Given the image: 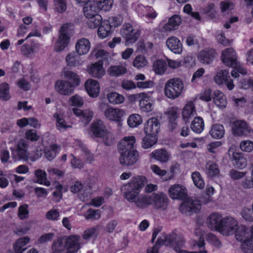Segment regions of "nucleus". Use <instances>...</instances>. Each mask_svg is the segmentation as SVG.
Here are the masks:
<instances>
[{"instance_id": "nucleus-1", "label": "nucleus", "mask_w": 253, "mask_h": 253, "mask_svg": "<svg viewBox=\"0 0 253 253\" xmlns=\"http://www.w3.org/2000/svg\"><path fill=\"white\" fill-rule=\"evenodd\" d=\"M148 182L147 178L143 175H136L124 184L121 190L126 200L140 209H145L152 206L154 209L160 211H166L169 200L163 192L154 193L150 195L140 194L143 186Z\"/></svg>"}, {"instance_id": "nucleus-2", "label": "nucleus", "mask_w": 253, "mask_h": 253, "mask_svg": "<svg viewBox=\"0 0 253 253\" xmlns=\"http://www.w3.org/2000/svg\"><path fill=\"white\" fill-rule=\"evenodd\" d=\"M218 232L224 236L235 233L236 239L242 242L241 249L245 253H253V225L246 227L238 225V221L233 217H223Z\"/></svg>"}, {"instance_id": "nucleus-3", "label": "nucleus", "mask_w": 253, "mask_h": 253, "mask_svg": "<svg viewBox=\"0 0 253 253\" xmlns=\"http://www.w3.org/2000/svg\"><path fill=\"white\" fill-rule=\"evenodd\" d=\"M221 58L225 65L234 68V70L231 72L233 78H238L239 73L242 75L247 73L246 69L238 64L236 53L233 48H227L223 50L221 53Z\"/></svg>"}, {"instance_id": "nucleus-4", "label": "nucleus", "mask_w": 253, "mask_h": 253, "mask_svg": "<svg viewBox=\"0 0 253 253\" xmlns=\"http://www.w3.org/2000/svg\"><path fill=\"white\" fill-rule=\"evenodd\" d=\"M195 235L199 238L198 241H195L192 245L193 249L196 248L199 250L195 252H187L183 249L185 247V241L183 239L178 241L173 247L177 253H208L205 249V243L204 240L205 231L201 227H197L194 232Z\"/></svg>"}, {"instance_id": "nucleus-5", "label": "nucleus", "mask_w": 253, "mask_h": 253, "mask_svg": "<svg viewBox=\"0 0 253 253\" xmlns=\"http://www.w3.org/2000/svg\"><path fill=\"white\" fill-rule=\"evenodd\" d=\"M184 90V83L179 78H173L169 80L164 85V94L170 99H175L179 97Z\"/></svg>"}, {"instance_id": "nucleus-6", "label": "nucleus", "mask_w": 253, "mask_h": 253, "mask_svg": "<svg viewBox=\"0 0 253 253\" xmlns=\"http://www.w3.org/2000/svg\"><path fill=\"white\" fill-rule=\"evenodd\" d=\"M90 131L94 136L101 138L105 144L109 145L113 143V135L106 128L102 121H94L91 125Z\"/></svg>"}, {"instance_id": "nucleus-7", "label": "nucleus", "mask_w": 253, "mask_h": 253, "mask_svg": "<svg viewBox=\"0 0 253 253\" xmlns=\"http://www.w3.org/2000/svg\"><path fill=\"white\" fill-rule=\"evenodd\" d=\"M120 35L126 44L134 43L140 36L141 32L129 23H125L120 30Z\"/></svg>"}, {"instance_id": "nucleus-8", "label": "nucleus", "mask_w": 253, "mask_h": 253, "mask_svg": "<svg viewBox=\"0 0 253 253\" xmlns=\"http://www.w3.org/2000/svg\"><path fill=\"white\" fill-rule=\"evenodd\" d=\"M125 110L113 107H109L104 111V116L108 121L117 123L122 122L126 116Z\"/></svg>"}, {"instance_id": "nucleus-9", "label": "nucleus", "mask_w": 253, "mask_h": 253, "mask_svg": "<svg viewBox=\"0 0 253 253\" xmlns=\"http://www.w3.org/2000/svg\"><path fill=\"white\" fill-rule=\"evenodd\" d=\"M201 209L200 201L192 198H188L185 200L179 207V210L182 213L187 215L195 213L199 211Z\"/></svg>"}, {"instance_id": "nucleus-10", "label": "nucleus", "mask_w": 253, "mask_h": 253, "mask_svg": "<svg viewBox=\"0 0 253 253\" xmlns=\"http://www.w3.org/2000/svg\"><path fill=\"white\" fill-rule=\"evenodd\" d=\"M232 133L237 136H247L253 131L248 123L242 120H235L231 124Z\"/></svg>"}, {"instance_id": "nucleus-11", "label": "nucleus", "mask_w": 253, "mask_h": 253, "mask_svg": "<svg viewBox=\"0 0 253 253\" xmlns=\"http://www.w3.org/2000/svg\"><path fill=\"white\" fill-rule=\"evenodd\" d=\"M120 163L124 166H131L137 162L139 158L138 151L135 149L120 151Z\"/></svg>"}, {"instance_id": "nucleus-12", "label": "nucleus", "mask_w": 253, "mask_h": 253, "mask_svg": "<svg viewBox=\"0 0 253 253\" xmlns=\"http://www.w3.org/2000/svg\"><path fill=\"white\" fill-rule=\"evenodd\" d=\"M79 83L80 79L76 73L70 71L64 73V95L72 93Z\"/></svg>"}, {"instance_id": "nucleus-13", "label": "nucleus", "mask_w": 253, "mask_h": 253, "mask_svg": "<svg viewBox=\"0 0 253 253\" xmlns=\"http://www.w3.org/2000/svg\"><path fill=\"white\" fill-rule=\"evenodd\" d=\"M168 194L172 200H182L187 195V189L184 184H174L169 186Z\"/></svg>"}, {"instance_id": "nucleus-14", "label": "nucleus", "mask_w": 253, "mask_h": 253, "mask_svg": "<svg viewBox=\"0 0 253 253\" xmlns=\"http://www.w3.org/2000/svg\"><path fill=\"white\" fill-rule=\"evenodd\" d=\"M160 129V123L158 119L152 117L149 119L145 123L144 131L148 136H156Z\"/></svg>"}, {"instance_id": "nucleus-15", "label": "nucleus", "mask_w": 253, "mask_h": 253, "mask_svg": "<svg viewBox=\"0 0 253 253\" xmlns=\"http://www.w3.org/2000/svg\"><path fill=\"white\" fill-rule=\"evenodd\" d=\"M81 248V239L79 236L72 235L66 239L64 245V252L66 253H76Z\"/></svg>"}, {"instance_id": "nucleus-16", "label": "nucleus", "mask_w": 253, "mask_h": 253, "mask_svg": "<svg viewBox=\"0 0 253 253\" xmlns=\"http://www.w3.org/2000/svg\"><path fill=\"white\" fill-rule=\"evenodd\" d=\"M224 216L220 213H211L207 218L206 224L208 227L213 231H219Z\"/></svg>"}, {"instance_id": "nucleus-17", "label": "nucleus", "mask_w": 253, "mask_h": 253, "mask_svg": "<svg viewBox=\"0 0 253 253\" xmlns=\"http://www.w3.org/2000/svg\"><path fill=\"white\" fill-rule=\"evenodd\" d=\"M217 53L215 50L212 48H205L200 50L197 54L198 60L204 65L211 64L216 57Z\"/></svg>"}, {"instance_id": "nucleus-18", "label": "nucleus", "mask_w": 253, "mask_h": 253, "mask_svg": "<svg viewBox=\"0 0 253 253\" xmlns=\"http://www.w3.org/2000/svg\"><path fill=\"white\" fill-rule=\"evenodd\" d=\"M87 73L92 77L100 79L105 74V70L103 67V63L101 60L92 63L86 68Z\"/></svg>"}, {"instance_id": "nucleus-19", "label": "nucleus", "mask_w": 253, "mask_h": 253, "mask_svg": "<svg viewBox=\"0 0 253 253\" xmlns=\"http://www.w3.org/2000/svg\"><path fill=\"white\" fill-rule=\"evenodd\" d=\"M178 111V108L174 106L169 108L165 112L168 120V127L170 131H173L177 126Z\"/></svg>"}, {"instance_id": "nucleus-20", "label": "nucleus", "mask_w": 253, "mask_h": 253, "mask_svg": "<svg viewBox=\"0 0 253 253\" xmlns=\"http://www.w3.org/2000/svg\"><path fill=\"white\" fill-rule=\"evenodd\" d=\"M139 107L142 112L149 113L154 109L155 101L152 96L144 92L139 102Z\"/></svg>"}, {"instance_id": "nucleus-21", "label": "nucleus", "mask_w": 253, "mask_h": 253, "mask_svg": "<svg viewBox=\"0 0 253 253\" xmlns=\"http://www.w3.org/2000/svg\"><path fill=\"white\" fill-rule=\"evenodd\" d=\"M167 47L173 53L180 54L182 53L183 48L180 41L176 37L170 36L166 41Z\"/></svg>"}, {"instance_id": "nucleus-22", "label": "nucleus", "mask_w": 253, "mask_h": 253, "mask_svg": "<svg viewBox=\"0 0 253 253\" xmlns=\"http://www.w3.org/2000/svg\"><path fill=\"white\" fill-rule=\"evenodd\" d=\"M84 86L90 97L94 98L98 96L100 88L98 81L91 79H88L85 83Z\"/></svg>"}, {"instance_id": "nucleus-23", "label": "nucleus", "mask_w": 253, "mask_h": 253, "mask_svg": "<svg viewBox=\"0 0 253 253\" xmlns=\"http://www.w3.org/2000/svg\"><path fill=\"white\" fill-rule=\"evenodd\" d=\"M136 11L139 16L148 19H154L157 16V12L152 7L144 6L141 4H138Z\"/></svg>"}, {"instance_id": "nucleus-24", "label": "nucleus", "mask_w": 253, "mask_h": 253, "mask_svg": "<svg viewBox=\"0 0 253 253\" xmlns=\"http://www.w3.org/2000/svg\"><path fill=\"white\" fill-rule=\"evenodd\" d=\"M91 47L90 41L84 38H81L77 40L75 48L76 52L79 55H82L87 53Z\"/></svg>"}, {"instance_id": "nucleus-25", "label": "nucleus", "mask_w": 253, "mask_h": 253, "mask_svg": "<svg viewBox=\"0 0 253 253\" xmlns=\"http://www.w3.org/2000/svg\"><path fill=\"white\" fill-rule=\"evenodd\" d=\"M182 21L178 15H174L169 18L168 22L163 26L165 32H171L178 29Z\"/></svg>"}, {"instance_id": "nucleus-26", "label": "nucleus", "mask_w": 253, "mask_h": 253, "mask_svg": "<svg viewBox=\"0 0 253 253\" xmlns=\"http://www.w3.org/2000/svg\"><path fill=\"white\" fill-rule=\"evenodd\" d=\"M136 142V138L134 135H128L125 136L119 142L118 148L119 151H124L134 149Z\"/></svg>"}, {"instance_id": "nucleus-27", "label": "nucleus", "mask_w": 253, "mask_h": 253, "mask_svg": "<svg viewBox=\"0 0 253 253\" xmlns=\"http://www.w3.org/2000/svg\"><path fill=\"white\" fill-rule=\"evenodd\" d=\"M196 114L195 104L192 101H189L183 107L182 116L183 120L187 122Z\"/></svg>"}, {"instance_id": "nucleus-28", "label": "nucleus", "mask_w": 253, "mask_h": 253, "mask_svg": "<svg viewBox=\"0 0 253 253\" xmlns=\"http://www.w3.org/2000/svg\"><path fill=\"white\" fill-rule=\"evenodd\" d=\"M60 151V146L55 143H51L49 146L43 147V152L48 161L53 160Z\"/></svg>"}, {"instance_id": "nucleus-29", "label": "nucleus", "mask_w": 253, "mask_h": 253, "mask_svg": "<svg viewBox=\"0 0 253 253\" xmlns=\"http://www.w3.org/2000/svg\"><path fill=\"white\" fill-rule=\"evenodd\" d=\"M151 158L162 163H166L170 159V154L166 150L160 149L153 151L150 154Z\"/></svg>"}, {"instance_id": "nucleus-30", "label": "nucleus", "mask_w": 253, "mask_h": 253, "mask_svg": "<svg viewBox=\"0 0 253 253\" xmlns=\"http://www.w3.org/2000/svg\"><path fill=\"white\" fill-rule=\"evenodd\" d=\"M212 98L214 104L219 109L225 108L227 106L226 97L221 91L215 90L213 93Z\"/></svg>"}, {"instance_id": "nucleus-31", "label": "nucleus", "mask_w": 253, "mask_h": 253, "mask_svg": "<svg viewBox=\"0 0 253 253\" xmlns=\"http://www.w3.org/2000/svg\"><path fill=\"white\" fill-rule=\"evenodd\" d=\"M28 148V144L26 140L21 139L18 141L16 145V153L19 159L27 160Z\"/></svg>"}, {"instance_id": "nucleus-32", "label": "nucleus", "mask_w": 253, "mask_h": 253, "mask_svg": "<svg viewBox=\"0 0 253 253\" xmlns=\"http://www.w3.org/2000/svg\"><path fill=\"white\" fill-rule=\"evenodd\" d=\"M113 31L109 24L107 20L103 21L98 26L97 35L100 39H103L111 34Z\"/></svg>"}, {"instance_id": "nucleus-33", "label": "nucleus", "mask_w": 253, "mask_h": 253, "mask_svg": "<svg viewBox=\"0 0 253 253\" xmlns=\"http://www.w3.org/2000/svg\"><path fill=\"white\" fill-rule=\"evenodd\" d=\"M210 135L213 138L218 139L222 138L225 134V130L222 125H213L209 131Z\"/></svg>"}, {"instance_id": "nucleus-34", "label": "nucleus", "mask_w": 253, "mask_h": 253, "mask_svg": "<svg viewBox=\"0 0 253 253\" xmlns=\"http://www.w3.org/2000/svg\"><path fill=\"white\" fill-rule=\"evenodd\" d=\"M74 114L77 117H79L83 121L87 124L91 120L93 113L89 110H82L79 109L74 108L73 109Z\"/></svg>"}, {"instance_id": "nucleus-35", "label": "nucleus", "mask_w": 253, "mask_h": 253, "mask_svg": "<svg viewBox=\"0 0 253 253\" xmlns=\"http://www.w3.org/2000/svg\"><path fill=\"white\" fill-rule=\"evenodd\" d=\"M109 102L113 105H120L124 103L125 100V96L117 92L112 91L107 95Z\"/></svg>"}, {"instance_id": "nucleus-36", "label": "nucleus", "mask_w": 253, "mask_h": 253, "mask_svg": "<svg viewBox=\"0 0 253 253\" xmlns=\"http://www.w3.org/2000/svg\"><path fill=\"white\" fill-rule=\"evenodd\" d=\"M84 3L85 5L84 7V14L85 19L96 14H98L99 11L95 8L93 1L89 0Z\"/></svg>"}, {"instance_id": "nucleus-37", "label": "nucleus", "mask_w": 253, "mask_h": 253, "mask_svg": "<svg viewBox=\"0 0 253 253\" xmlns=\"http://www.w3.org/2000/svg\"><path fill=\"white\" fill-rule=\"evenodd\" d=\"M39 48L38 43L31 42L30 44H24L21 48L22 53L26 57H29L34 54Z\"/></svg>"}, {"instance_id": "nucleus-38", "label": "nucleus", "mask_w": 253, "mask_h": 253, "mask_svg": "<svg viewBox=\"0 0 253 253\" xmlns=\"http://www.w3.org/2000/svg\"><path fill=\"white\" fill-rule=\"evenodd\" d=\"M142 117L138 113L132 114L127 119V124L131 128L137 127L142 124Z\"/></svg>"}, {"instance_id": "nucleus-39", "label": "nucleus", "mask_w": 253, "mask_h": 253, "mask_svg": "<svg viewBox=\"0 0 253 253\" xmlns=\"http://www.w3.org/2000/svg\"><path fill=\"white\" fill-rule=\"evenodd\" d=\"M93 1L95 8L99 11L100 10L109 11L113 5V0H91Z\"/></svg>"}, {"instance_id": "nucleus-40", "label": "nucleus", "mask_w": 253, "mask_h": 253, "mask_svg": "<svg viewBox=\"0 0 253 253\" xmlns=\"http://www.w3.org/2000/svg\"><path fill=\"white\" fill-rule=\"evenodd\" d=\"M205 128L204 120L201 117H195L193 120L191 128L195 133L200 134L202 133Z\"/></svg>"}, {"instance_id": "nucleus-41", "label": "nucleus", "mask_w": 253, "mask_h": 253, "mask_svg": "<svg viewBox=\"0 0 253 253\" xmlns=\"http://www.w3.org/2000/svg\"><path fill=\"white\" fill-rule=\"evenodd\" d=\"M102 21V16L99 14H96L86 18L85 23L89 29H95Z\"/></svg>"}, {"instance_id": "nucleus-42", "label": "nucleus", "mask_w": 253, "mask_h": 253, "mask_svg": "<svg viewBox=\"0 0 253 253\" xmlns=\"http://www.w3.org/2000/svg\"><path fill=\"white\" fill-rule=\"evenodd\" d=\"M206 172L209 176L213 177L218 176L220 171L216 163L212 161H209L206 165Z\"/></svg>"}, {"instance_id": "nucleus-43", "label": "nucleus", "mask_w": 253, "mask_h": 253, "mask_svg": "<svg viewBox=\"0 0 253 253\" xmlns=\"http://www.w3.org/2000/svg\"><path fill=\"white\" fill-rule=\"evenodd\" d=\"M127 72V69L125 65H115L110 66L108 70V74L113 77L122 76Z\"/></svg>"}, {"instance_id": "nucleus-44", "label": "nucleus", "mask_w": 253, "mask_h": 253, "mask_svg": "<svg viewBox=\"0 0 253 253\" xmlns=\"http://www.w3.org/2000/svg\"><path fill=\"white\" fill-rule=\"evenodd\" d=\"M167 62L160 59L156 61L153 64V70L156 74L163 75L167 69Z\"/></svg>"}, {"instance_id": "nucleus-45", "label": "nucleus", "mask_w": 253, "mask_h": 253, "mask_svg": "<svg viewBox=\"0 0 253 253\" xmlns=\"http://www.w3.org/2000/svg\"><path fill=\"white\" fill-rule=\"evenodd\" d=\"M71 191L74 193L80 192L82 195H84V193H85L86 197L88 196L90 193V187L83 186L82 183L78 181L76 182L71 187Z\"/></svg>"}, {"instance_id": "nucleus-46", "label": "nucleus", "mask_w": 253, "mask_h": 253, "mask_svg": "<svg viewBox=\"0 0 253 253\" xmlns=\"http://www.w3.org/2000/svg\"><path fill=\"white\" fill-rule=\"evenodd\" d=\"M229 72L226 70H222L218 72L214 77V81L219 85L224 84V83L229 78Z\"/></svg>"}, {"instance_id": "nucleus-47", "label": "nucleus", "mask_w": 253, "mask_h": 253, "mask_svg": "<svg viewBox=\"0 0 253 253\" xmlns=\"http://www.w3.org/2000/svg\"><path fill=\"white\" fill-rule=\"evenodd\" d=\"M35 175L37 177L36 183L43 184L46 186L50 185V182L47 180L46 172L40 169L35 171Z\"/></svg>"}, {"instance_id": "nucleus-48", "label": "nucleus", "mask_w": 253, "mask_h": 253, "mask_svg": "<svg viewBox=\"0 0 253 253\" xmlns=\"http://www.w3.org/2000/svg\"><path fill=\"white\" fill-rule=\"evenodd\" d=\"M10 98L9 95V85L6 83L0 84V99L2 101H7Z\"/></svg>"}, {"instance_id": "nucleus-49", "label": "nucleus", "mask_w": 253, "mask_h": 253, "mask_svg": "<svg viewBox=\"0 0 253 253\" xmlns=\"http://www.w3.org/2000/svg\"><path fill=\"white\" fill-rule=\"evenodd\" d=\"M222 145V143L221 141H213L207 145L206 149L210 153L215 154L221 152L220 149Z\"/></svg>"}, {"instance_id": "nucleus-50", "label": "nucleus", "mask_w": 253, "mask_h": 253, "mask_svg": "<svg viewBox=\"0 0 253 253\" xmlns=\"http://www.w3.org/2000/svg\"><path fill=\"white\" fill-rule=\"evenodd\" d=\"M193 182L198 188L202 189L205 187L204 180L201 174L198 171H195L191 174Z\"/></svg>"}, {"instance_id": "nucleus-51", "label": "nucleus", "mask_w": 253, "mask_h": 253, "mask_svg": "<svg viewBox=\"0 0 253 253\" xmlns=\"http://www.w3.org/2000/svg\"><path fill=\"white\" fill-rule=\"evenodd\" d=\"M148 64V61L146 57L141 55L136 56L133 59L132 65L137 69H141L146 67Z\"/></svg>"}, {"instance_id": "nucleus-52", "label": "nucleus", "mask_w": 253, "mask_h": 253, "mask_svg": "<svg viewBox=\"0 0 253 253\" xmlns=\"http://www.w3.org/2000/svg\"><path fill=\"white\" fill-rule=\"evenodd\" d=\"M63 50V24L59 29V36L54 45V50L56 52H60Z\"/></svg>"}, {"instance_id": "nucleus-53", "label": "nucleus", "mask_w": 253, "mask_h": 253, "mask_svg": "<svg viewBox=\"0 0 253 253\" xmlns=\"http://www.w3.org/2000/svg\"><path fill=\"white\" fill-rule=\"evenodd\" d=\"M74 26L70 23L64 24V46L69 43L70 39L73 33Z\"/></svg>"}, {"instance_id": "nucleus-54", "label": "nucleus", "mask_w": 253, "mask_h": 253, "mask_svg": "<svg viewBox=\"0 0 253 253\" xmlns=\"http://www.w3.org/2000/svg\"><path fill=\"white\" fill-rule=\"evenodd\" d=\"M29 206L27 204L20 206L18 210V217L21 220L28 218L29 216Z\"/></svg>"}, {"instance_id": "nucleus-55", "label": "nucleus", "mask_w": 253, "mask_h": 253, "mask_svg": "<svg viewBox=\"0 0 253 253\" xmlns=\"http://www.w3.org/2000/svg\"><path fill=\"white\" fill-rule=\"evenodd\" d=\"M98 228L99 226H97L86 229L83 235V238L87 240L96 238L98 234Z\"/></svg>"}, {"instance_id": "nucleus-56", "label": "nucleus", "mask_w": 253, "mask_h": 253, "mask_svg": "<svg viewBox=\"0 0 253 253\" xmlns=\"http://www.w3.org/2000/svg\"><path fill=\"white\" fill-rule=\"evenodd\" d=\"M240 214L242 217L246 221L253 222V212L250 207H244L242 208Z\"/></svg>"}, {"instance_id": "nucleus-57", "label": "nucleus", "mask_w": 253, "mask_h": 253, "mask_svg": "<svg viewBox=\"0 0 253 253\" xmlns=\"http://www.w3.org/2000/svg\"><path fill=\"white\" fill-rule=\"evenodd\" d=\"M173 238L171 235H163L160 237L157 240V244L160 246L165 245L166 246H173L172 243Z\"/></svg>"}, {"instance_id": "nucleus-58", "label": "nucleus", "mask_w": 253, "mask_h": 253, "mask_svg": "<svg viewBox=\"0 0 253 253\" xmlns=\"http://www.w3.org/2000/svg\"><path fill=\"white\" fill-rule=\"evenodd\" d=\"M153 44L151 42H145L143 40L139 41L136 44L137 50L141 52H147L152 49Z\"/></svg>"}, {"instance_id": "nucleus-59", "label": "nucleus", "mask_w": 253, "mask_h": 253, "mask_svg": "<svg viewBox=\"0 0 253 253\" xmlns=\"http://www.w3.org/2000/svg\"><path fill=\"white\" fill-rule=\"evenodd\" d=\"M240 148L243 152H252L253 151V141L250 140H243L240 142Z\"/></svg>"}, {"instance_id": "nucleus-60", "label": "nucleus", "mask_w": 253, "mask_h": 253, "mask_svg": "<svg viewBox=\"0 0 253 253\" xmlns=\"http://www.w3.org/2000/svg\"><path fill=\"white\" fill-rule=\"evenodd\" d=\"M237 86L241 89H248L253 87V80L249 79H243L240 80L237 84Z\"/></svg>"}, {"instance_id": "nucleus-61", "label": "nucleus", "mask_w": 253, "mask_h": 253, "mask_svg": "<svg viewBox=\"0 0 253 253\" xmlns=\"http://www.w3.org/2000/svg\"><path fill=\"white\" fill-rule=\"evenodd\" d=\"M233 160V165L234 167L238 169H242L246 167L247 161L243 155H241Z\"/></svg>"}, {"instance_id": "nucleus-62", "label": "nucleus", "mask_w": 253, "mask_h": 253, "mask_svg": "<svg viewBox=\"0 0 253 253\" xmlns=\"http://www.w3.org/2000/svg\"><path fill=\"white\" fill-rule=\"evenodd\" d=\"M219 8L221 12L224 13L233 9L234 4L233 2L228 0H223L220 2Z\"/></svg>"}, {"instance_id": "nucleus-63", "label": "nucleus", "mask_w": 253, "mask_h": 253, "mask_svg": "<svg viewBox=\"0 0 253 253\" xmlns=\"http://www.w3.org/2000/svg\"><path fill=\"white\" fill-rule=\"evenodd\" d=\"M150 169L154 174L160 178L164 177L167 173L166 170L162 169L160 167L155 164L151 165Z\"/></svg>"}, {"instance_id": "nucleus-64", "label": "nucleus", "mask_w": 253, "mask_h": 253, "mask_svg": "<svg viewBox=\"0 0 253 253\" xmlns=\"http://www.w3.org/2000/svg\"><path fill=\"white\" fill-rule=\"evenodd\" d=\"M25 137L26 139L32 142L38 141L40 138L37 131L34 129L27 130L25 132Z\"/></svg>"}]
</instances>
